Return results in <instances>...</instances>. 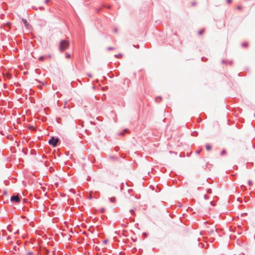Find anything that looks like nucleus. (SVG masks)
<instances>
[{
    "label": "nucleus",
    "instance_id": "obj_1",
    "mask_svg": "<svg viewBox=\"0 0 255 255\" xmlns=\"http://www.w3.org/2000/svg\"><path fill=\"white\" fill-rule=\"evenodd\" d=\"M69 46V42L65 40H62L59 43V50L61 52L64 51Z\"/></svg>",
    "mask_w": 255,
    "mask_h": 255
},
{
    "label": "nucleus",
    "instance_id": "obj_2",
    "mask_svg": "<svg viewBox=\"0 0 255 255\" xmlns=\"http://www.w3.org/2000/svg\"><path fill=\"white\" fill-rule=\"evenodd\" d=\"M59 139L58 138H55L54 137H52L48 141L49 144L51 145L53 147H56L57 145V143L59 141Z\"/></svg>",
    "mask_w": 255,
    "mask_h": 255
},
{
    "label": "nucleus",
    "instance_id": "obj_3",
    "mask_svg": "<svg viewBox=\"0 0 255 255\" xmlns=\"http://www.w3.org/2000/svg\"><path fill=\"white\" fill-rule=\"evenodd\" d=\"M20 200L18 195H13L10 198V201L12 202L19 203Z\"/></svg>",
    "mask_w": 255,
    "mask_h": 255
},
{
    "label": "nucleus",
    "instance_id": "obj_4",
    "mask_svg": "<svg viewBox=\"0 0 255 255\" xmlns=\"http://www.w3.org/2000/svg\"><path fill=\"white\" fill-rule=\"evenodd\" d=\"M129 132V130L128 128L124 129V130L119 133V135H124L125 133H128Z\"/></svg>",
    "mask_w": 255,
    "mask_h": 255
},
{
    "label": "nucleus",
    "instance_id": "obj_5",
    "mask_svg": "<svg viewBox=\"0 0 255 255\" xmlns=\"http://www.w3.org/2000/svg\"><path fill=\"white\" fill-rule=\"evenodd\" d=\"M22 21L23 22V23L24 24V25L26 26V27H28V25H29V23L28 22H27V20L25 19H22Z\"/></svg>",
    "mask_w": 255,
    "mask_h": 255
},
{
    "label": "nucleus",
    "instance_id": "obj_6",
    "mask_svg": "<svg viewBox=\"0 0 255 255\" xmlns=\"http://www.w3.org/2000/svg\"><path fill=\"white\" fill-rule=\"evenodd\" d=\"M10 25H11V23L8 22H7L5 24V26H7L8 27V29H6V31H8V30L10 28Z\"/></svg>",
    "mask_w": 255,
    "mask_h": 255
},
{
    "label": "nucleus",
    "instance_id": "obj_7",
    "mask_svg": "<svg viewBox=\"0 0 255 255\" xmlns=\"http://www.w3.org/2000/svg\"><path fill=\"white\" fill-rule=\"evenodd\" d=\"M161 100V97H156L155 99V101H156V102L157 103H158Z\"/></svg>",
    "mask_w": 255,
    "mask_h": 255
},
{
    "label": "nucleus",
    "instance_id": "obj_8",
    "mask_svg": "<svg viewBox=\"0 0 255 255\" xmlns=\"http://www.w3.org/2000/svg\"><path fill=\"white\" fill-rule=\"evenodd\" d=\"M206 148L207 150H210L211 149V146L209 144H206Z\"/></svg>",
    "mask_w": 255,
    "mask_h": 255
},
{
    "label": "nucleus",
    "instance_id": "obj_9",
    "mask_svg": "<svg viewBox=\"0 0 255 255\" xmlns=\"http://www.w3.org/2000/svg\"><path fill=\"white\" fill-rule=\"evenodd\" d=\"M110 201H111V202H112V203H114V202H116V198H115V197H111V198H110Z\"/></svg>",
    "mask_w": 255,
    "mask_h": 255
},
{
    "label": "nucleus",
    "instance_id": "obj_10",
    "mask_svg": "<svg viewBox=\"0 0 255 255\" xmlns=\"http://www.w3.org/2000/svg\"><path fill=\"white\" fill-rule=\"evenodd\" d=\"M44 59V57L43 56H40L39 57V60L40 61H43Z\"/></svg>",
    "mask_w": 255,
    "mask_h": 255
},
{
    "label": "nucleus",
    "instance_id": "obj_11",
    "mask_svg": "<svg viewBox=\"0 0 255 255\" xmlns=\"http://www.w3.org/2000/svg\"><path fill=\"white\" fill-rule=\"evenodd\" d=\"M66 58H71V55L69 53H66Z\"/></svg>",
    "mask_w": 255,
    "mask_h": 255
},
{
    "label": "nucleus",
    "instance_id": "obj_12",
    "mask_svg": "<svg viewBox=\"0 0 255 255\" xmlns=\"http://www.w3.org/2000/svg\"><path fill=\"white\" fill-rule=\"evenodd\" d=\"M248 46V43L246 42L242 43V46L244 47H246Z\"/></svg>",
    "mask_w": 255,
    "mask_h": 255
},
{
    "label": "nucleus",
    "instance_id": "obj_13",
    "mask_svg": "<svg viewBox=\"0 0 255 255\" xmlns=\"http://www.w3.org/2000/svg\"><path fill=\"white\" fill-rule=\"evenodd\" d=\"M129 212L131 213V215H134V214H135L134 212V210H132V209L130 210Z\"/></svg>",
    "mask_w": 255,
    "mask_h": 255
},
{
    "label": "nucleus",
    "instance_id": "obj_14",
    "mask_svg": "<svg viewBox=\"0 0 255 255\" xmlns=\"http://www.w3.org/2000/svg\"><path fill=\"white\" fill-rule=\"evenodd\" d=\"M204 29H201V30H200L198 32V34L199 35H201L203 32H204Z\"/></svg>",
    "mask_w": 255,
    "mask_h": 255
},
{
    "label": "nucleus",
    "instance_id": "obj_15",
    "mask_svg": "<svg viewBox=\"0 0 255 255\" xmlns=\"http://www.w3.org/2000/svg\"><path fill=\"white\" fill-rule=\"evenodd\" d=\"M107 49H108V50H111L115 49V48H114V47H108L107 48Z\"/></svg>",
    "mask_w": 255,
    "mask_h": 255
},
{
    "label": "nucleus",
    "instance_id": "obj_16",
    "mask_svg": "<svg viewBox=\"0 0 255 255\" xmlns=\"http://www.w3.org/2000/svg\"><path fill=\"white\" fill-rule=\"evenodd\" d=\"M115 56L117 58H121L122 55L121 54H119V55H115Z\"/></svg>",
    "mask_w": 255,
    "mask_h": 255
},
{
    "label": "nucleus",
    "instance_id": "obj_17",
    "mask_svg": "<svg viewBox=\"0 0 255 255\" xmlns=\"http://www.w3.org/2000/svg\"><path fill=\"white\" fill-rule=\"evenodd\" d=\"M226 152V150L225 149L223 150L221 153V154L222 155H224V154H225Z\"/></svg>",
    "mask_w": 255,
    "mask_h": 255
},
{
    "label": "nucleus",
    "instance_id": "obj_18",
    "mask_svg": "<svg viewBox=\"0 0 255 255\" xmlns=\"http://www.w3.org/2000/svg\"><path fill=\"white\" fill-rule=\"evenodd\" d=\"M211 192H212V190L211 189H207V193L208 194H210V193H211Z\"/></svg>",
    "mask_w": 255,
    "mask_h": 255
},
{
    "label": "nucleus",
    "instance_id": "obj_19",
    "mask_svg": "<svg viewBox=\"0 0 255 255\" xmlns=\"http://www.w3.org/2000/svg\"><path fill=\"white\" fill-rule=\"evenodd\" d=\"M27 255H33V252H28L27 253Z\"/></svg>",
    "mask_w": 255,
    "mask_h": 255
},
{
    "label": "nucleus",
    "instance_id": "obj_20",
    "mask_svg": "<svg viewBox=\"0 0 255 255\" xmlns=\"http://www.w3.org/2000/svg\"><path fill=\"white\" fill-rule=\"evenodd\" d=\"M207 60V59L205 57H202V61H205Z\"/></svg>",
    "mask_w": 255,
    "mask_h": 255
},
{
    "label": "nucleus",
    "instance_id": "obj_21",
    "mask_svg": "<svg viewBox=\"0 0 255 255\" xmlns=\"http://www.w3.org/2000/svg\"><path fill=\"white\" fill-rule=\"evenodd\" d=\"M248 184L251 186L252 185V181L251 180L248 181Z\"/></svg>",
    "mask_w": 255,
    "mask_h": 255
},
{
    "label": "nucleus",
    "instance_id": "obj_22",
    "mask_svg": "<svg viewBox=\"0 0 255 255\" xmlns=\"http://www.w3.org/2000/svg\"><path fill=\"white\" fill-rule=\"evenodd\" d=\"M196 152L197 154H199L201 152V150H197Z\"/></svg>",
    "mask_w": 255,
    "mask_h": 255
},
{
    "label": "nucleus",
    "instance_id": "obj_23",
    "mask_svg": "<svg viewBox=\"0 0 255 255\" xmlns=\"http://www.w3.org/2000/svg\"><path fill=\"white\" fill-rule=\"evenodd\" d=\"M227 2L228 3H231L232 2V0H227Z\"/></svg>",
    "mask_w": 255,
    "mask_h": 255
},
{
    "label": "nucleus",
    "instance_id": "obj_24",
    "mask_svg": "<svg viewBox=\"0 0 255 255\" xmlns=\"http://www.w3.org/2000/svg\"><path fill=\"white\" fill-rule=\"evenodd\" d=\"M204 198L205 199H208V196L207 195H204Z\"/></svg>",
    "mask_w": 255,
    "mask_h": 255
},
{
    "label": "nucleus",
    "instance_id": "obj_25",
    "mask_svg": "<svg viewBox=\"0 0 255 255\" xmlns=\"http://www.w3.org/2000/svg\"><path fill=\"white\" fill-rule=\"evenodd\" d=\"M242 8V7L241 5H239L237 7V9H241Z\"/></svg>",
    "mask_w": 255,
    "mask_h": 255
},
{
    "label": "nucleus",
    "instance_id": "obj_26",
    "mask_svg": "<svg viewBox=\"0 0 255 255\" xmlns=\"http://www.w3.org/2000/svg\"><path fill=\"white\" fill-rule=\"evenodd\" d=\"M88 76H89V77H92V75H91V74H88Z\"/></svg>",
    "mask_w": 255,
    "mask_h": 255
},
{
    "label": "nucleus",
    "instance_id": "obj_27",
    "mask_svg": "<svg viewBox=\"0 0 255 255\" xmlns=\"http://www.w3.org/2000/svg\"><path fill=\"white\" fill-rule=\"evenodd\" d=\"M49 1V0H46L45 1V3H48Z\"/></svg>",
    "mask_w": 255,
    "mask_h": 255
},
{
    "label": "nucleus",
    "instance_id": "obj_28",
    "mask_svg": "<svg viewBox=\"0 0 255 255\" xmlns=\"http://www.w3.org/2000/svg\"><path fill=\"white\" fill-rule=\"evenodd\" d=\"M195 5V2H193V3H192V5H193V6H194V5Z\"/></svg>",
    "mask_w": 255,
    "mask_h": 255
},
{
    "label": "nucleus",
    "instance_id": "obj_29",
    "mask_svg": "<svg viewBox=\"0 0 255 255\" xmlns=\"http://www.w3.org/2000/svg\"><path fill=\"white\" fill-rule=\"evenodd\" d=\"M115 32H116L117 31V28L115 29Z\"/></svg>",
    "mask_w": 255,
    "mask_h": 255
},
{
    "label": "nucleus",
    "instance_id": "obj_30",
    "mask_svg": "<svg viewBox=\"0 0 255 255\" xmlns=\"http://www.w3.org/2000/svg\"><path fill=\"white\" fill-rule=\"evenodd\" d=\"M222 63H225V60H222Z\"/></svg>",
    "mask_w": 255,
    "mask_h": 255
},
{
    "label": "nucleus",
    "instance_id": "obj_31",
    "mask_svg": "<svg viewBox=\"0 0 255 255\" xmlns=\"http://www.w3.org/2000/svg\"><path fill=\"white\" fill-rule=\"evenodd\" d=\"M229 63H230V64H232V61H230V62H229Z\"/></svg>",
    "mask_w": 255,
    "mask_h": 255
},
{
    "label": "nucleus",
    "instance_id": "obj_32",
    "mask_svg": "<svg viewBox=\"0 0 255 255\" xmlns=\"http://www.w3.org/2000/svg\"><path fill=\"white\" fill-rule=\"evenodd\" d=\"M192 135H193V136H194V135H195L194 134V132L192 133Z\"/></svg>",
    "mask_w": 255,
    "mask_h": 255
}]
</instances>
